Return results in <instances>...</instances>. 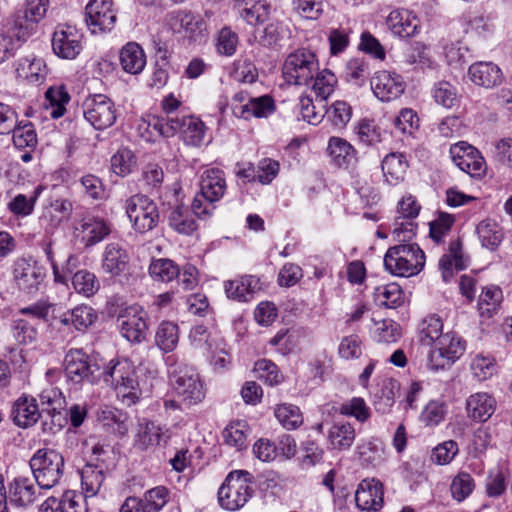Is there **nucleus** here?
<instances>
[{"label":"nucleus","mask_w":512,"mask_h":512,"mask_svg":"<svg viewBox=\"0 0 512 512\" xmlns=\"http://www.w3.org/2000/svg\"><path fill=\"white\" fill-rule=\"evenodd\" d=\"M102 374L124 405L131 406L139 401L144 391V384L139 380L138 371L131 361L111 360Z\"/></svg>","instance_id":"nucleus-1"},{"label":"nucleus","mask_w":512,"mask_h":512,"mask_svg":"<svg viewBox=\"0 0 512 512\" xmlns=\"http://www.w3.org/2000/svg\"><path fill=\"white\" fill-rule=\"evenodd\" d=\"M425 265V254L415 243H401L390 247L384 256V267L398 277L417 275Z\"/></svg>","instance_id":"nucleus-2"},{"label":"nucleus","mask_w":512,"mask_h":512,"mask_svg":"<svg viewBox=\"0 0 512 512\" xmlns=\"http://www.w3.org/2000/svg\"><path fill=\"white\" fill-rule=\"evenodd\" d=\"M34 478L40 488L50 489L63 475L64 457L54 449H39L29 461Z\"/></svg>","instance_id":"nucleus-3"},{"label":"nucleus","mask_w":512,"mask_h":512,"mask_svg":"<svg viewBox=\"0 0 512 512\" xmlns=\"http://www.w3.org/2000/svg\"><path fill=\"white\" fill-rule=\"evenodd\" d=\"M250 482V474L247 471L230 472L218 491L220 505L231 511L243 507L252 495Z\"/></svg>","instance_id":"nucleus-4"},{"label":"nucleus","mask_w":512,"mask_h":512,"mask_svg":"<svg viewBox=\"0 0 512 512\" xmlns=\"http://www.w3.org/2000/svg\"><path fill=\"white\" fill-rule=\"evenodd\" d=\"M319 70L314 52L300 48L290 53L283 64V76L289 84L307 85Z\"/></svg>","instance_id":"nucleus-5"},{"label":"nucleus","mask_w":512,"mask_h":512,"mask_svg":"<svg viewBox=\"0 0 512 512\" xmlns=\"http://www.w3.org/2000/svg\"><path fill=\"white\" fill-rule=\"evenodd\" d=\"M126 214L139 233H145L155 228L159 221L156 203L145 195L137 194L126 200Z\"/></svg>","instance_id":"nucleus-6"},{"label":"nucleus","mask_w":512,"mask_h":512,"mask_svg":"<svg viewBox=\"0 0 512 512\" xmlns=\"http://www.w3.org/2000/svg\"><path fill=\"white\" fill-rule=\"evenodd\" d=\"M465 351V342L452 332H447L434 344L429 353L428 368L438 371L451 366Z\"/></svg>","instance_id":"nucleus-7"},{"label":"nucleus","mask_w":512,"mask_h":512,"mask_svg":"<svg viewBox=\"0 0 512 512\" xmlns=\"http://www.w3.org/2000/svg\"><path fill=\"white\" fill-rule=\"evenodd\" d=\"M101 268L110 279H118L120 284H130L132 273L130 272V255L119 243H109L102 254Z\"/></svg>","instance_id":"nucleus-8"},{"label":"nucleus","mask_w":512,"mask_h":512,"mask_svg":"<svg viewBox=\"0 0 512 512\" xmlns=\"http://www.w3.org/2000/svg\"><path fill=\"white\" fill-rule=\"evenodd\" d=\"M64 365L67 378L75 384H93L100 376L98 365L81 349L70 350L65 356Z\"/></svg>","instance_id":"nucleus-9"},{"label":"nucleus","mask_w":512,"mask_h":512,"mask_svg":"<svg viewBox=\"0 0 512 512\" xmlns=\"http://www.w3.org/2000/svg\"><path fill=\"white\" fill-rule=\"evenodd\" d=\"M83 115L98 130L106 129L116 121V111L113 102L102 94L94 95L84 101Z\"/></svg>","instance_id":"nucleus-10"},{"label":"nucleus","mask_w":512,"mask_h":512,"mask_svg":"<svg viewBox=\"0 0 512 512\" xmlns=\"http://www.w3.org/2000/svg\"><path fill=\"white\" fill-rule=\"evenodd\" d=\"M85 15L86 24L93 34L111 31L116 22L112 0H90Z\"/></svg>","instance_id":"nucleus-11"},{"label":"nucleus","mask_w":512,"mask_h":512,"mask_svg":"<svg viewBox=\"0 0 512 512\" xmlns=\"http://www.w3.org/2000/svg\"><path fill=\"white\" fill-rule=\"evenodd\" d=\"M172 385L177 395L188 405L197 404L205 397L199 375L191 369H180L174 372L172 375Z\"/></svg>","instance_id":"nucleus-12"},{"label":"nucleus","mask_w":512,"mask_h":512,"mask_svg":"<svg viewBox=\"0 0 512 512\" xmlns=\"http://www.w3.org/2000/svg\"><path fill=\"white\" fill-rule=\"evenodd\" d=\"M14 279L20 290L33 294L40 290L46 270L35 261L19 259L14 266Z\"/></svg>","instance_id":"nucleus-13"},{"label":"nucleus","mask_w":512,"mask_h":512,"mask_svg":"<svg viewBox=\"0 0 512 512\" xmlns=\"http://www.w3.org/2000/svg\"><path fill=\"white\" fill-rule=\"evenodd\" d=\"M49 0H27L23 15H17L14 19L13 30L19 38L27 39L44 18L48 10Z\"/></svg>","instance_id":"nucleus-14"},{"label":"nucleus","mask_w":512,"mask_h":512,"mask_svg":"<svg viewBox=\"0 0 512 512\" xmlns=\"http://www.w3.org/2000/svg\"><path fill=\"white\" fill-rule=\"evenodd\" d=\"M117 325L121 335L130 342H141L148 328L146 314L137 307L126 308L117 317Z\"/></svg>","instance_id":"nucleus-15"},{"label":"nucleus","mask_w":512,"mask_h":512,"mask_svg":"<svg viewBox=\"0 0 512 512\" xmlns=\"http://www.w3.org/2000/svg\"><path fill=\"white\" fill-rule=\"evenodd\" d=\"M374 95L381 101L397 99L405 90L402 77L396 73L379 71L371 79Z\"/></svg>","instance_id":"nucleus-16"},{"label":"nucleus","mask_w":512,"mask_h":512,"mask_svg":"<svg viewBox=\"0 0 512 512\" xmlns=\"http://www.w3.org/2000/svg\"><path fill=\"white\" fill-rule=\"evenodd\" d=\"M168 25L174 33L183 34L193 41L203 36L204 22L186 10H178L169 14Z\"/></svg>","instance_id":"nucleus-17"},{"label":"nucleus","mask_w":512,"mask_h":512,"mask_svg":"<svg viewBox=\"0 0 512 512\" xmlns=\"http://www.w3.org/2000/svg\"><path fill=\"white\" fill-rule=\"evenodd\" d=\"M52 49L60 58L74 59L82 49L80 35L71 27L59 28L53 33Z\"/></svg>","instance_id":"nucleus-18"},{"label":"nucleus","mask_w":512,"mask_h":512,"mask_svg":"<svg viewBox=\"0 0 512 512\" xmlns=\"http://www.w3.org/2000/svg\"><path fill=\"white\" fill-rule=\"evenodd\" d=\"M42 412L34 397L23 394L12 406L11 418L21 428L32 427L40 419Z\"/></svg>","instance_id":"nucleus-19"},{"label":"nucleus","mask_w":512,"mask_h":512,"mask_svg":"<svg viewBox=\"0 0 512 512\" xmlns=\"http://www.w3.org/2000/svg\"><path fill=\"white\" fill-rule=\"evenodd\" d=\"M383 486L375 480H363L356 490L355 501L361 510L378 511L383 505Z\"/></svg>","instance_id":"nucleus-20"},{"label":"nucleus","mask_w":512,"mask_h":512,"mask_svg":"<svg viewBox=\"0 0 512 512\" xmlns=\"http://www.w3.org/2000/svg\"><path fill=\"white\" fill-rule=\"evenodd\" d=\"M386 24L394 35L408 38L418 32L420 20L409 10H393L388 15Z\"/></svg>","instance_id":"nucleus-21"},{"label":"nucleus","mask_w":512,"mask_h":512,"mask_svg":"<svg viewBox=\"0 0 512 512\" xmlns=\"http://www.w3.org/2000/svg\"><path fill=\"white\" fill-rule=\"evenodd\" d=\"M169 439L168 431L152 421H145L139 424L138 432L135 436L134 446L146 451L167 442Z\"/></svg>","instance_id":"nucleus-22"},{"label":"nucleus","mask_w":512,"mask_h":512,"mask_svg":"<svg viewBox=\"0 0 512 512\" xmlns=\"http://www.w3.org/2000/svg\"><path fill=\"white\" fill-rule=\"evenodd\" d=\"M225 190L226 181L222 170L210 168L204 171L200 183L202 198L209 203H214L223 197Z\"/></svg>","instance_id":"nucleus-23"},{"label":"nucleus","mask_w":512,"mask_h":512,"mask_svg":"<svg viewBox=\"0 0 512 512\" xmlns=\"http://www.w3.org/2000/svg\"><path fill=\"white\" fill-rule=\"evenodd\" d=\"M275 108L273 98L269 95H262L249 98L244 105H235L233 112L243 119L266 118L275 111Z\"/></svg>","instance_id":"nucleus-24"},{"label":"nucleus","mask_w":512,"mask_h":512,"mask_svg":"<svg viewBox=\"0 0 512 512\" xmlns=\"http://www.w3.org/2000/svg\"><path fill=\"white\" fill-rule=\"evenodd\" d=\"M16 74L29 84L39 85L46 79L47 67L43 59L32 55L26 56L17 61Z\"/></svg>","instance_id":"nucleus-25"},{"label":"nucleus","mask_w":512,"mask_h":512,"mask_svg":"<svg viewBox=\"0 0 512 512\" xmlns=\"http://www.w3.org/2000/svg\"><path fill=\"white\" fill-rule=\"evenodd\" d=\"M469 76L473 83L485 88L501 84L503 74L500 68L492 62H477L470 66Z\"/></svg>","instance_id":"nucleus-26"},{"label":"nucleus","mask_w":512,"mask_h":512,"mask_svg":"<svg viewBox=\"0 0 512 512\" xmlns=\"http://www.w3.org/2000/svg\"><path fill=\"white\" fill-rule=\"evenodd\" d=\"M468 416L474 421L485 422L495 412V399L485 392L472 394L466 401Z\"/></svg>","instance_id":"nucleus-27"},{"label":"nucleus","mask_w":512,"mask_h":512,"mask_svg":"<svg viewBox=\"0 0 512 512\" xmlns=\"http://www.w3.org/2000/svg\"><path fill=\"white\" fill-rule=\"evenodd\" d=\"M224 287L229 298L247 302L261 289V283L259 278L250 275L227 281Z\"/></svg>","instance_id":"nucleus-28"},{"label":"nucleus","mask_w":512,"mask_h":512,"mask_svg":"<svg viewBox=\"0 0 512 512\" xmlns=\"http://www.w3.org/2000/svg\"><path fill=\"white\" fill-rule=\"evenodd\" d=\"M439 267L445 282L452 279L454 270L459 271L466 268V260L462 254V243L459 239L450 243L449 252L440 258Z\"/></svg>","instance_id":"nucleus-29"},{"label":"nucleus","mask_w":512,"mask_h":512,"mask_svg":"<svg viewBox=\"0 0 512 512\" xmlns=\"http://www.w3.org/2000/svg\"><path fill=\"white\" fill-rule=\"evenodd\" d=\"M356 438V431L348 422H336L328 431V443L333 450H349Z\"/></svg>","instance_id":"nucleus-30"},{"label":"nucleus","mask_w":512,"mask_h":512,"mask_svg":"<svg viewBox=\"0 0 512 512\" xmlns=\"http://www.w3.org/2000/svg\"><path fill=\"white\" fill-rule=\"evenodd\" d=\"M76 230L78 231L77 236L81 238L86 247L99 243L111 232L110 227L104 220L95 218L84 220L80 228H76Z\"/></svg>","instance_id":"nucleus-31"},{"label":"nucleus","mask_w":512,"mask_h":512,"mask_svg":"<svg viewBox=\"0 0 512 512\" xmlns=\"http://www.w3.org/2000/svg\"><path fill=\"white\" fill-rule=\"evenodd\" d=\"M120 63L125 72L130 74L140 73L146 64L143 49L135 42L127 43L120 51Z\"/></svg>","instance_id":"nucleus-32"},{"label":"nucleus","mask_w":512,"mask_h":512,"mask_svg":"<svg viewBox=\"0 0 512 512\" xmlns=\"http://www.w3.org/2000/svg\"><path fill=\"white\" fill-rule=\"evenodd\" d=\"M327 151L335 165L348 167L356 160V150L343 138L331 137Z\"/></svg>","instance_id":"nucleus-33"},{"label":"nucleus","mask_w":512,"mask_h":512,"mask_svg":"<svg viewBox=\"0 0 512 512\" xmlns=\"http://www.w3.org/2000/svg\"><path fill=\"white\" fill-rule=\"evenodd\" d=\"M408 168L406 158L399 153H390L382 161V171L386 181L391 185H397L403 181Z\"/></svg>","instance_id":"nucleus-34"},{"label":"nucleus","mask_w":512,"mask_h":512,"mask_svg":"<svg viewBox=\"0 0 512 512\" xmlns=\"http://www.w3.org/2000/svg\"><path fill=\"white\" fill-rule=\"evenodd\" d=\"M82 500V496L67 492L61 501L54 497L48 498L41 505L40 512H87Z\"/></svg>","instance_id":"nucleus-35"},{"label":"nucleus","mask_w":512,"mask_h":512,"mask_svg":"<svg viewBox=\"0 0 512 512\" xmlns=\"http://www.w3.org/2000/svg\"><path fill=\"white\" fill-rule=\"evenodd\" d=\"M291 32L289 28L280 22L268 24L259 38V43L264 47L282 48L290 39Z\"/></svg>","instance_id":"nucleus-36"},{"label":"nucleus","mask_w":512,"mask_h":512,"mask_svg":"<svg viewBox=\"0 0 512 512\" xmlns=\"http://www.w3.org/2000/svg\"><path fill=\"white\" fill-rule=\"evenodd\" d=\"M105 480V471L102 465L86 464L81 470V483L86 496L96 495Z\"/></svg>","instance_id":"nucleus-37"},{"label":"nucleus","mask_w":512,"mask_h":512,"mask_svg":"<svg viewBox=\"0 0 512 512\" xmlns=\"http://www.w3.org/2000/svg\"><path fill=\"white\" fill-rule=\"evenodd\" d=\"M169 225L181 234L190 235L196 230V222L190 209L184 205L175 206L169 215Z\"/></svg>","instance_id":"nucleus-38"},{"label":"nucleus","mask_w":512,"mask_h":512,"mask_svg":"<svg viewBox=\"0 0 512 512\" xmlns=\"http://www.w3.org/2000/svg\"><path fill=\"white\" fill-rule=\"evenodd\" d=\"M185 116H167L166 118L152 117L147 123L149 132L156 131L158 135L163 137H173L182 131V122Z\"/></svg>","instance_id":"nucleus-39"},{"label":"nucleus","mask_w":512,"mask_h":512,"mask_svg":"<svg viewBox=\"0 0 512 512\" xmlns=\"http://www.w3.org/2000/svg\"><path fill=\"white\" fill-rule=\"evenodd\" d=\"M70 96L63 86L50 87L45 93V107L50 110V115L57 119L64 115L65 105Z\"/></svg>","instance_id":"nucleus-40"},{"label":"nucleus","mask_w":512,"mask_h":512,"mask_svg":"<svg viewBox=\"0 0 512 512\" xmlns=\"http://www.w3.org/2000/svg\"><path fill=\"white\" fill-rule=\"evenodd\" d=\"M502 301L499 287L489 286L482 290L478 300V311L481 317L490 318L497 311Z\"/></svg>","instance_id":"nucleus-41"},{"label":"nucleus","mask_w":512,"mask_h":512,"mask_svg":"<svg viewBox=\"0 0 512 512\" xmlns=\"http://www.w3.org/2000/svg\"><path fill=\"white\" fill-rule=\"evenodd\" d=\"M179 340L178 326L170 321L162 322L156 331V345L164 352L173 351Z\"/></svg>","instance_id":"nucleus-42"},{"label":"nucleus","mask_w":512,"mask_h":512,"mask_svg":"<svg viewBox=\"0 0 512 512\" xmlns=\"http://www.w3.org/2000/svg\"><path fill=\"white\" fill-rule=\"evenodd\" d=\"M242 18L250 25L266 21L270 14V5L265 0H244Z\"/></svg>","instance_id":"nucleus-43"},{"label":"nucleus","mask_w":512,"mask_h":512,"mask_svg":"<svg viewBox=\"0 0 512 512\" xmlns=\"http://www.w3.org/2000/svg\"><path fill=\"white\" fill-rule=\"evenodd\" d=\"M149 274L156 281L168 283L179 276V267L168 258L154 259L149 266Z\"/></svg>","instance_id":"nucleus-44"},{"label":"nucleus","mask_w":512,"mask_h":512,"mask_svg":"<svg viewBox=\"0 0 512 512\" xmlns=\"http://www.w3.org/2000/svg\"><path fill=\"white\" fill-rule=\"evenodd\" d=\"M181 136L183 141L190 146H199L205 135L204 123L193 116L183 118Z\"/></svg>","instance_id":"nucleus-45"},{"label":"nucleus","mask_w":512,"mask_h":512,"mask_svg":"<svg viewBox=\"0 0 512 512\" xmlns=\"http://www.w3.org/2000/svg\"><path fill=\"white\" fill-rule=\"evenodd\" d=\"M477 233L483 247L494 251L502 242V229L495 222L489 220L481 221L477 225Z\"/></svg>","instance_id":"nucleus-46"},{"label":"nucleus","mask_w":512,"mask_h":512,"mask_svg":"<svg viewBox=\"0 0 512 512\" xmlns=\"http://www.w3.org/2000/svg\"><path fill=\"white\" fill-rule=\"evenodd\" d=\"M312 81V89L321 101L327 100V98L333 93L337 84L336 76L329 69H324L322 71L318 70L314 74Z\"/></svg>","instance_id":"nucleus-47"},{"label":"nucleus","mask_w":512,"mask_h":512,"mask_svg":"<svg viewBox=\"0 0 512 512\" xmlns=\"http://www.w3.org/2000/svg\"><path fill=\"white\" fill-rule=\"evenodd\" d=\"M442 329V320L438 316L431 315L425 318L419 327L420 342L427 346L435 344L444 335Z\"/></svg>","instance_id":"nucleus-48"},{"label":"nucleus","mask_w":512,"mask_h":512,"mask_svg":"<svg viewBox=\"0 0 512 512\" xmlns=\"http://www.w3.org/2000/svg\"><path fill=\"white\" fill-rule=\"evenodd\" d=\"M35 492L36 489L29 479L19 477L10 487L11 501L18 506H26L34 501Z\"/></svg>","instance_id":"nucleus-49"},{"label":"nucleus","mask_w":512,"mask_h":512,"mask_svg":"<svg viewBox=\"0 0 512 512\" xmlns=\"http://www.w3.org/2000/svg\"><path fill=\"white\" fill-rule=\"evenodd\" d=\"M41 412L63 411L66 407V400L60 389L57 387H47L39 394Z\"/></svg>","instance_id":"nucleus-50"},{"label":"nucleus","mask_w":512,"mask_h":512,"mask_svg":"<svg viewBox=\"0 0 512 512\" xmlns=\"http://www.w3.org/2000/svg\"><path fill=\"white\" fill-rule=\"evenodd\" d=\"M375 299L379 305L396 308L403 302V291L396 283L387 284L376 288Z\"/></svg>","instance_id":"nucleus-51"},{"label":"nucleus","mask_w":512,"mask_h":512,"mask_svg":"<svg viewBox=\"0 0 512 512\" xmlns=\"http://www.w3.org/2000/svg\"><path fill=\"white\" fill-rule=\"evenodd\" d=\"M74 289L87 297L94 295L100 288L96 275L88 270H79L72 277Z\"/></svg>","instance_id":"nucleus-52"},{"label":"nucleus","mask_w":512,"mask_h":512,"mask_svg":"<svg viewBox=\"0 0 512 512\" xmlns=\"http://www.w3.org/2000/svg\"><path fill=\"white\" fill-rule=\"evenodd\" d=\"M169 492L164 486H157L146 491L140 498L144 512H159L168 502Z\"/></svg>","instance_id":"nucleus-53"},{"label":"nucleus","mask_w":512,"mask_h":512,"mask_svg":"<svg viewBox=\"0 0 512 512\" xmlns=\"http://www.w3.org/2000/svg\"><path fill=\"white\" fill-rule=\"evenodd\" d=\"M136 157L128 148L119 149L111 158V168L119 176H126L136 167Z\"/></svg>","instance_id":"nucleus-54"},{"label":"nucleus","mask_w":512,"mask_h":512,"mask_svg":"<svg viewBox=\"0 0 512 512\" xmlns=\"http://www.w3.org/2000/svg\"><path fill=\"white\" fill-rule=\"evenodd\" d=\"M328 121L338 128H344L352 116V107L345 101H336L325 110Z\"/></svg>","instance_id":"nucleus-55"},{"label":"nucleus","mask_w":512,"mask_h":512,"mask_svg":"<svg viewBox=\"0 0 512 512\" xmlns=\"http://www.w3.org/2000/svg\"><path fill=\"white\" fill-rule=\"evenodd\" d=\"M275 417L286 429H295L303 422L299 408L293 404L278 405L275 409Z\"/></svg>","instance_id":"nucleus-56"},{"label":"nucleus","mask_w":512,"mask_h":512,"mask_svg":"<svg viewBox=\"0 0 512 512\" xmlns=\"http://www.w3.org/2000/svg\"><path fill=\"white\" fill-rule=\"evenodd\" d=\"M454 164L471 177H481L486 171L484 158L477 149H475V153L471 155L465 154V158L454 162Z\"/></svg>","instance_id":"nucleus-57"},{"label":"nucleus","mask_w":512,"mask_h":512,"mask_svg":"<svg viewBox=\"0 0 512 512\" xmlns=\"http://www.w3.org/2000/svg\"><path fill=\"white\" fill-rule=\"evenodd\" d=\"M247 425L244 422L231 423L223 431V438L226 444L242 450L246 447V429Z\"/></svg>","instance_id":"nucleus-58"},{"label":"nucleus","mask_w":512,"mask_h":512,"mask_svg":"<svg viewBox=\"0 0 512 512\" xmlns=\"http://www.w3.org/2000/svg\"><path fill=\"white\" fill-rule=\"evenodd\" d=\"M13 143L16 148H34L37 144V135L31 123L15 126L13 129Z\"/></svg>","instance_id":"nucleus-59"},{"label":"nucleus","mask_w":512,"mask_h":512,"mask_svg":"<svg viewBox=\"0 0 512 512\" xmlns=\"http://www.w3.org/2000/svg\"><path fill=\"white\" fill-rule=\"evenodd\" d=\"M473 489V478L465 472L455 476L450 487L452 497L458 502L465 500L472 493Z\"/></svg>","instance_id":"nucleus-60"},{"label":"nucleus","mask_w":512,"mask_h":512,"mask_svg":"<svg viewBox=\"0 0 512 512\" xmlns=\"http://www.w3.org/2000/svg\"><path fill=\"white\" fill-rule=\"evenodd\" d=\"M435 101L445 108H452L458 102L456 88L446 81H440L433 90Z\"/></svg>","instance_id":"nucleus-61"},{"label":"nucleus","mask_w":512,"mask_h":512,"mask_svg":"<svg viewBox=\"0 0 512 512\" xmlns=\"http://www.w3.org/2000/svg\"><path fill=\"white\" fill-rule=\"evenodd\" d=\"M339 413L345 416L356 418L360 422H365L370 417V410L365 401L360 397H354L351 400L342 403Z\"/></svg>","instance_id":"nucleus-62"},{"label":"nucleus","mask_w":512,"mask_h":512,"mask_svg":"<svg viewBox=\"0 0 512 512\" xmlns=\"http://www.w3.org/2000/svg\"><path fill=\"white\" fill-rule=\"evenodd\" d=\"M254 371L257 377L269 385H276L282 381V375L277 366L270 360L261 359L255 363Z\"/></svg>","instance_id":"nucleus-63"},{"label":"nucleus","mask_w":512,"mask_h":512,"mask_svg":"<svg viewBox=\"0 0 512 512\" xmlns=\"http://www.w3.org/2000/svg\"><path fill=\"white\" fill-rule=\"evenodd\" d=\"M238 36L230 28L224 27L220 30L217 38V52L220 55L232 56L236 52Z\"/></svg>","instance_id":"nucleus-64"}]
</instances>
